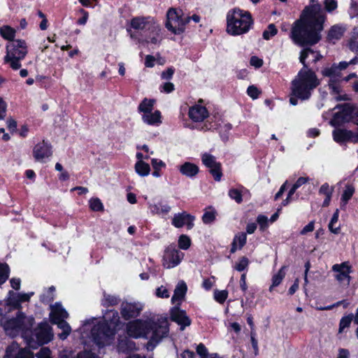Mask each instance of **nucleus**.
<instances>
[{
	"label": "nucleus",
	"mask_w": 358,
	"mask_h": 358,
	"mask_svg": "<svg viewBox=\"0 0 358 358\" xmlns=\"http://www.w3.org/2000/svg\"><path fill=\"white\" fill-rule=\"evenodd\" d=\"M27 45L24 41L16 40L11 44L6 46V55L4 57L6 63L10 64L14 70H17L21 67L20 61L27 55Z\"/></svg>",
	"instance_id": "8"
},
{
	"label": "nucleus",
	"mask_w": 358,
	"mask_h": 358,
	"mask_svg": "<svg viewBox=\"0 0 358 358\" xmlns=\"http://www.w3.org/2000/svg\"><path fill=\"white\" fill-rule=\"evenodd\" d=\"M61 358H99L89 351H84L78 353L76 357H70L69 355H62Z\"/></svg>",
	"instance_id": "46"
},
{
	"label": "nucleus",
	"mask_w": 358,
	"mask_h": 358,
	"mask_svg": "<svg viewBox=\"0 0 358 358\" xmlns=\"http://www.w3.org/2000/svg\"><path fill=\"white\" fill-rule=\"evenodd\" d=\"M229 34L236 36L246 33L250 29L252 20L250 14L238 8L228 13L227 16Z\"/></svg>",
	"instance_id": "5"
},
{
	"label": "nucleus",
	"mask_w": 358,
	"mask_h": 358,
	"mask_svg": "<svg viewBox=\"0 0 358 358\" xmlns=\"http://www.w3.org/2000/svg\"><path fill=\"white\" fill-rule=\"evenodd\" d=\"M33 155L36 161L43 162L45 159L52 155L51 146L43 141L36 145L33 150Z\"/></svg>",
	"instance_id": "15"
},
{
	"label": "nucleus",
	"mask_w": 358,
	"mask_h": 358,
	"mask_svg": "<svg viewBox=\"0 0 358 358\" xmlns=\"http://www.w3.org/2000/svg\"><path fill=\"white\" fill-rule=\"evenodd\" d=\"M257 222L259 224V229L264 231L268 227V218L265 215H259L257 218Z\"/></svg>",
	"instance_id": "50"
},
{
	"label": "nucleus",
	"mask_w": 358,
	"mask_h": 358,
	"mask_svg": "<svg viewBox=\"0 0 358 358\" xmlns=\"http://www.w3.org/2000/svg\"><path fill=\"white\" fill-rule=\"evenodd\" d=\"M324 20L325 15L319 3L306 6L292 28V39L300 46L317 43L321 38L320 32Z\"/></svg>",
	"instance_id": "1"
},
{
	"label": "nucleus",
	"mask_w": 358,
	"mask_h": 358,
	"mask_svg": "<svg viewBox=\"0 0 358 358\" xmlns=\"http://www.w3.org/2000/svg\"><path fill=\"white\" fill-rule=\"evenodd\" d=\"M228 296V292L227 290H218L214 291V299L216 301L220 303H223Z\"/></svg>",
	"instance_id": "40"
},
{
	"label": "nucleus",
	"mask_w": 358,
	"mask_h": 358,
	"mask_svg": "<svg viewBox=\"0 0 358 358\" xmlns=\"http://www.w3.org/2000/svg\"><path fill=\"white\" fill-rule=\"evenodd\" d=\"M354 192L355 188L352 185L345 186V189L341 196V208L342 209L345 208L348 201L351 199Z\"/></svg>",
	"instance_id": "29"
},
{
	"label": "nucleus",
	"mask_w": 358,
	"mask_h": 358,
	"mask_svg": "<svg viewBox=\"0 0 358 358\" xmlns=\"http://www.w3.org/2000/svg\"><path fill=\"white\" fill-rule=\"evenodd\" d=\"M0 35L6 40L14 41L15 36V30L8 25H4L0 28Z\"/></svg>",
	"instance_id": "32"
},
{
	"label": "nucleus",
	"mask_w": 358,
	"mask_h": 358,
	"mask_svg": "<svg viewBox=\"0 0 358 358\" xmlns=\"http://www.w3.org/2000/svg\"><path fill=\"white\" fill-rule=\"evenodd\" d=\"M155 22L156 21L150 17H136L131 19L130 24L136 30L148 31Z\"/></svg>",
	"instance_id": "17"
},
{
	"label": "nucleus",
	"mask_w": 358,
	"mask_h": 358,
	"mask_svg": "<svg viewBox=\"0 0 358 358\" xmlns=\"http://www.w3.org/2000/svg\"><path fill=\"white\" fill-rule=\"evenodd\" d=\"M285 268H286V266H283L279 270L278 273L273 275V279H272L273 282H272L271 287H270V290H271L273 287H276V286H278V285L280 284V282H282V279L285 276Z\"/></svg>",
	"instance_id": "36"
},
{
	"label": "nucleus",
	"mask_w": 358,
	"mask_h": 358,
	"mask_svg": "<svg viewBox=\"0 0 358 358\" xmlns=\"http://www.w3.org/2000/svg\"><path fill=\"white\" fill-rule=\"evenodd\" d=\"M249 264V260L247 257H243L236 264L234 268L238 271H243L245 270Z\"/></svg>",
	"instance_id": "45"
},
{
	"label": "nucleus",
	"mask_w": 358,
	"mask_h": 358,
	"mask_svg": "<svg viewBox=\"0 0 358 358\" xmlns=\"http://www.w3.org/2000/svg\"><path fill=\"white\" fill-rule=\"evenodd\" d=\"M136 171L142 176H148L150 173V168L148 164L143 160L138 161L135 165Z\"/></svg>",
	"instance_id": "34"
},
{
	"label": "nucleus",
	"mask_w": 358,
	"mask_h": 358,
	"mask_svg": "<svg viewBox=\"0 0 358 358\" xmlns=\"http://www.w3.org/2000/svg\"><path fill=\"white\" fill-rule=\"evenodd\" d=\"M339 80H335L331 78L329 82V87L331 90V94L336 95L335 96V99L336 101L348 100V98L347 95L340 94V93L341 92V87L339 84Z\"/></svg>",
	"instance_id": "24"
},
{
	"label": "nucleus",
	"mask_w": 358,
	"mask_h": 358,
	"mask_svg": "<svg viewBox=\"0 0 358 358\" xmlns=\"http://www.w3.org/2000/svg\"><path fill=\"white\" fill-rule=\"evenodd\" d=\"M315 224L314 222L312 221L309 222L306 226H305L302 230L301 231L300 234L301 235H306L308 232H311L314 230Z\"/></svg>",
	"instance_id": "58"
},
{
	"label": "nucleus",
	"mask_w": 358,
	"mask_h": 358,
	"mask_svg": "<svg viewBox=\"0 0 358 358\" xmlns=\"http://www.w3.org/2000/svg\"><path fill=\"white\" fill-rule=\"evenodd\" d=\"M278 32L275 24H270L268 29L263 32V38L265 40H269L271 36H275Z\"/></svg>",
	"instance_id": "43"
},
{
	"label": "nucleus",
	"mask_w": 358,
	"mask_h": 358,
	"mask_svg": "<svg viewBox=\"0 0 358 358\" xmlns=\"http://www.w3.org/2000/svg\"><path fill=\"white\" fill-rule=\"evenodd\" d=\"M50 350L48 348H42L36 354L38 358H50Z\"/></svg>",
	"instance_id": "55"
},
{
	"label": "nucleus",
	"mask_w": 358,
	"mask_h": 358,
	"mask_svg": "<svg viewBox=\"0 0 358 358\" xmlns=\"http://www.w3.org/2000/svg\"><path fill=\"white\" fill-rule=\"evenodd\" d=\"M324 8L327 12H332L337 8V1L336 0H324Z\"/></svg>",
	"instance_id": "49"
},
{
	"label": "nucleus",
	"mask_w": 358,
	"mask_h": 358,
	"mask_svg": "<svg viewBox=\"0 0 358 358\" xmlns=\"http://www.w3.org/2000/svg\"><path fill=\"white\" fill-rule=\"evenodd\" d=\"M134 348V343L127 338L120 341L117 345V349L120 352H125L127 350H131Z\"/></svg>",
	"instance_id": "38"
},
{
	"label": "nucleus",
	"mask_w": 358,
	"mask_h": 358,
	"mask_svg": "<svg viewBox=\"0 0 358 358\" xmlns=\"http://www.w3.org/2000/svg\"><path fill=\"white\" fill-rule=\"evenodd\" d=\"M196 352L198 355H199L201 358L203 357H207V356H209L210 355L208 354L207 352V349L205 347V345L202 343H200L199 345H198V346L196 347Z\"/></svg>",
	"instance_id": "56"
},
{
	"label": "nucleus",
	"mask_w": 358,
	"mask_h": 358,
	"mask_svg": "<svg viewBox=\"0 0 358 358\" xmlns=\"http://www.w3.org/2000/svg\"><path fill=\"white\" fill-rule=\"evenodd\" d=\"M250 64L257 68H259L263 64V61L261 59H259L257 57H252L250 59Z\"/></svg>",
	"instance_id": "62"
},
{
	"label": "nucleus",
	"mask_w": 358,
	"mask_h": 358,
	"mask_svg": "<svg viewBox=\"0 0 358 358\" xmlns=\"http://www.w3.org/2000/svg\"><path fill=\"white\" fill-rule=\"evenodd\" d=\"M171 317L173 321L180 325L181 330L190 325V320L187 317L185 312L178 308L171 310Z\"/></svg>",
	"instance_id": "19"
},
{
	"label": "nucleus",
	"mask_w": 358,
	"mask_h": 358,
	"mask_svg": "<svg viewBox=\"0 0 358 358\" xmlns=\"http://www.w3.org/2000/svg\"><path fill=\"white\" fill-rule=\"evenodd\" d=\"M161 114L158 110L155 111L154 113L149 112L143 115V120L148 124H154L157 123L161 122L160 120Z\"/></svg>",
	"instance_id": "27"
},
{
	"label": "nucleus",
	"mask_w": 358,
	"mask_h": 358,
	"mask_svg": "<svg viewBox=\"0 0 358 358\" xmlns=\"http://www.w3.org/2000/svg\"><path fill=\"white\" fill-rule=\"evenodd\" d=\"M190 17L185 16L180 8H170L166 12L165 27L175 35H181L185 31Z\"/></svg>",
	"instance_id": "7"
},
{
	"label": "nucleus",
	"mask_w": 358,
	"mask_h": 358,
	"mask_svg": "<svg viewBox=\"0 0 358 358\" xmlns=\"http://www.w3.org/2000/svg\"><path fill=\"white\" fill-rule=\"evenodd\" d=\"M194 216L187 213L186 212H182L181 213L174 215L172 220V224L174 227L177 228H180L183 227L185 224H186L187 229H190L194 226Z\"/></svg>",
	"instance_id": "16"
},
{
	"label": "nucleus",
	"mask_w": 358,
	"mask_h": 358,
	"mask_svg": "<svg viewBox=\"0 0 358 358\" xmlns=\"http://www.w3.org/2000/svg\"><path fill=\"white\" fill-rule=\"evenodd\" d=\"M229 196L231 199H234L238 203L242 202V194L241 192L237 189H231L229 191Z\"/></svg>",
	"instance_id": "47"
},
{
	"label": "nucleus",
	"mask_w": 358,
	"mask_h": 358,
	"mask_svg": "<svg viewBox=\"0 0 358 358\" xmlns=\"http://www.w3.org/2000/svg\"><path fill=\"white\" fill-rule=\"evenodd\" d=\"M215 215L216 211L213 208H209L208 210H206L204 213L202 220L205 224H210L215 220Z\"/></svg>",
	"instance_id": "37"
},
{
	"label": "nucleus",
	"mask_w": 358,
	"mask_h": 358,
	"mask_svg": "<svg viewBox=\"0 0 358 358\" xmlns=\"http://www.w3.org/2000/svg\"><path fill=\"white\" fill-rule=\"evenodd\" d=\"M155 101L152 99H144L138 106V110L145 114L152 112Z\"/></svg>",
	"instance_id": "35"
},
{
	"label": "nucleus",
	"mask_w": 358,
	"mask_h": 358,
	"mask_svg": "<svg viewBox=\"0 0 358 358\" xmlns=\"http://www.w3.org/2000/svg\"><path fill=\"white\" fill-rule=\"evenodd\" d=\"M187 289V285L185 282L180 281L178 282L174 290V294L171 299L172 303H175L178 301L182 300L186 294Z\"/></svg>",
	"instance_id": "26"
},
{
	"label": "nucleus",
	"mask_w": 358,
	"mask_h": 358,
	"mask_svg": "<svg viewBox=\"0 0 358 358\" xmlns=\"http://www.w3.org/2000/svg\"><path fill=\"white\" fill-rule=\"evenodd\" d=\"M355 107L350 104H345L341 112L334 115L331 120L330 124L333 127L340 126L345 122H349L353 117Z\"/></svg>",
	"instance_id": "9"
},
{
	"label": "nucleus",
	"mask_w": 358,
	"mask_h": 358,
	"mask_svg": "<svg viewBox=\"0 0 358 358\" xmlns=\"http://www.w3.org/2000/svg\"><path fill=\"white\" fill-rule=\"evenodd\" d=\"M114 320L110 323L107 322L99 323L92 330V335L94 342L99 346H103L110 343L115 336V327L119 321L118 313L116 311H110Z\"/></svg>",
	"instance_id": "6"
},
{
	"label": "nucleus",
	"mask_w": 358,
	"mask_h": 358,
	"mask_svg": "<svg viewBox=\"0 0 358 358\" xmlns=\"http://www.w3.org/2000/svg\"><path fill=\"white\" fill-rule=\"evenodd\" d=\"M6 112V103L3 100V99L0 97V120H2L5 117Z\"/></svg>",
	"instance_id": "59"
},
{
	"label": "nucleus",
	"mask_w": 358,
	"mask_h": 358,
	"mask_svg": "<svg viewBox=\"0 0 358 358\" xmlns=\"http://www.w3.org/2000/svg\"><path fill=\"white\" fill-rule=\"evenodd\" d=\"M183 257V254L173 248L166 250L164 258L163 266L166 268H171L180 264Z\"/></svg>",
	"instance_id": "10"
},
{
	"label": "nucleus",
	"mask_w": 358,
	"mask_h": 358,
	"mask_svg": "<svg viewBox=\"0 0 358 358\" xmlns=\"http://www.w3.org/2000/svg\"><path fill=\"white\" fill-rule=\"evenodd\" d=\"M191 244L190 238L186 235H181L178 240V247L182 250H187Z\"/></svg>",
	"instance_id": "42"
},
{
	"label": "nucleus",
	"mask_w": 358,
	"mask_h": 358,
	"mask_svg": "<svg viewBox=\"0 0 358 358\" xmlns=\"http://www.w3.org/2000/svg\"><path fill=\"white\" fill-rule=\"evenodd\" d=\"M334 188L329 187L327 183L322 185L320 189V192L324 194L325 196L332 195Z\"/></svg>",
	"instance_id": "54"
},
{
	"label": "nucleus",
	"mask_w": 358,
	"mask_h": 358,
	"mask_svg": "<svg viewBox=\"0 0 358 358\" xmlns=\"http://www.w3.org/2000/svg\"><path fill=\"white\" fill-rule=\"evenodd\" d=\"M142 310L143 306L140 303L123 302L121 304V315L126 320L138 317Z\"/></svg>",
	"instance_id": "12"
},
{
	"label": "nucleus",
	"mask_w": 358,
	"mask_h": 358,
	"mask_svg": "<svg viewBox=\"0 0 358 358\" xmlns=\"http://www.w3.org/2000/svg\"><path fill=\"white\" fill-rule=\"evenodd\" d=\"M34 322V317H27L24 313H19L16 317L2 320L1 324L6 334L13 337L20 334L29 348H36L38 345L50 341L53 334L48 323H41L32 331Z\"/></svg>",
	"instance_id": "2"
},
{
	"label": "nucleus",
	"mask_w": 358,
	"mask_h": 358,
	"mask_svg": "<svg viewBox=\"0 0 358 358\" xmlns=\"http://www.w3.org/2000/svg\"><path fill=\"white\" fill-rule=\"evenodd\" d=\"M180 172L185 176L192 178L199 173V167L191 162H185L179 168Z\"/></svg>",
	"instance_id": "25"
},
{
	"label": "nucleus",
	"mask_w": 358,
	"mask_h": 358,
	"mask_svg": "<svg viewBox=\"0 0 358 358\" xmlns=\"http://www.w3.org/2000/svg\"><path fill=\"white\" fill-rule=\"evenodd\" d=\"M54 324H57L58 327L62 330V332L59 334V337L62 340L66 339L71 332V328L69 324L64 320H55Z\"/></svg>",
	"instance_id": "30"
},
{
	"label": "nucleus",
	"mask_w": 358,
	"mask_h": 358,
	"mask_svg": "<svg viewBox=\"0 0 358 358\" xmlns=\"http://www.w3.org/2000/svg\"><path fill=\"white\" fill-rule=\"evenodd\" d=\"M145 41L154 45H159L162 41V27L157 22L148 31Z\"/></svg>",
	"instance_id": "18"
},
{
	"label": "nucleus",
	"mask_w": 358,
	"mask_h": 358,
	"mask_svg": "<svg viewBox=\"0 0 358 358\" xmlns=\"http://www.w3.org/2000/svg\"><path fill=\"white\" fill-rule=\"evenodd\" d=\"M308 181V178L300 177L298 178L296 182L293 185L291 188V193H294L296 190L301 187L302 185L306 183Z\"/></svg>",
	"instance_id": "52"
},
{
	"label": "nucleus",
	"mask_w": 358,
	"mask_h": 358,
	"mask_svg": "<svg viewBox=\"0 0 358 358\" xmlns=\"http://www.w3.org/2000/svg\"><path fill=\"white\" fill-rule=\"evenodd\" d=\"M127 333L134 338L145 337L150 338V343L155 345L168 334V321L161 317L157 320H135L128 323Z\"/></svg>",
	"instance_id": "4"
},
{
	"label": "nucleus",
	"mask_w": 358,
	"mask_h": 358,
	"mask_svg": "<svg viewBox=\"0 0 358 358\" xmlns=\"http://www.w3.org/2000/svg\"><path fill=\"white\" fill-rule=\"evenodd\" d=\"M332 271L335 272L336 274L335 275V278L340 282H346V285L350 284V276L349 273H350V266L348 264V262H343L340 264H334L332 266Z\"/></svg>",
	"instance_id": "14"
},
{
	"label": "nucleus",
	"mask_w": 358,
	"mask_h": 358,
	"mask_svg": "<svg viewBox=\"0 0 358 358\" xmlns=\"http://www.w3.org/2000/svg\"><path fill=\"white\" fill-rule=\"evenodd\" d=\"M163 91L166 93H170L174 90V85L172 83H165L162 86Z\"/></svg>",
	"instance_id": "63"
},
{
	"label": "nucleus",
	"mask_w": 358,
	"mask_h": 358,
	"mask_svg": "<svg viewBox=\"0 0 358 358\" xmlns=\"http://www.w3.org/2000/svg\"><path fill=\"white\" fill-rule=\"evenodd\" d=\"M310 55L313 56L314 63L320 59V55L310 48H306L301 51L299 60L303 66L291 83L292 94L301 100L308 99L313 91L320 85V80L316 73L308 68L305 61Z\"/></svg>",
	"instance_id": "3"
},
{
	"label": "nucleus",
	"mask_w": 358,
	"mask_h": 358,
	"mask_svg": "<svg viewBox=\"0 0 358 358\" xmlns=\"http://www.w3.org/2000/svg\"><path fill=\"white\" fill-rule=\"evenodd\" d=\"M349 48L353 52H358V31L353 32V34L349 41Z\"/></svg>",
	"instance_id": "41"
},
{
	"label": "nucleus",
	"mask_w": 358,
	"mask_h": 358,
	"mask_svg": "<svg viewBox=\"0 0 358 358\" xmlns=\"http://www.w3.org/2000/svg\"><path fill=\"white\" fill-rule=\"evenodd\" d=\"M234 242L235 244H238L240 249L242 248L246 243V234L241 233V234L236 236L234 239Z\"/></svg>",
	"instance_id": "51"
},
{
	"label": "nucleus",
	"mask_w": 358,
	"mask_h": 358,
	"mask_svg": "<svg viewBox=\"0 0 358 358\" xmlns=\"http://www.w3.org/2000/svg\"><path fill=\"white\" fill-rule=\"evenodd\" d=\"M248 94L252 99H256L259 95V91L257 87L254 86H250L248 88Z\"/></svg>",
	"instance_id": "60"
},
{
	"label": "nucleus",
	"mask_w": 358,
	"mask_h": 358,
	"mask_svg": "<svg viewBox=\"0 0 358 358\" xmlns=\"http://www.w3.org/2000/svg\"><path fill=\"white\" fill-rule=\"evenodd\" d=\"M203 164L210 169V173L217 181L220 180L222 177L221 165L217 162L214 156L205 153L202 155Z\"/></svg>",
	"instance_id": "11"
},
{
	"label": "nucleus",
	"mask_w": 358,
	"mask_h": 358,
	"mask_svg": "<svg viewBox=\"0 0 358 358\" xmlns=\"http://www.w3.org/2000/svg\"><path fill=\"white\" fill-rule=\"evenodd\" d=\"M68 317V313L60 304L56 303L54 306L52 307L50 317L52 323H55V320H64V319L67 318Z\"/></svg>",
	"instance_id": "23"
},
{
	"label": "nucleus",
	"mask_w": 358,
	"mask_h": 358,
	"mask_svg": "<svg viewBox=\"0 0 358 358\" xmlns=\"http://www.w3.org/2000/svg\"><path fill=\"white\" fill-rule=\"evenodd\" d=\"M90 208L93 211H103V206L98 198H92L90 200Z\"/></svg>",
	"instance_id": "39"
},
{
	"label": "nucleus",
	"mask_w": 358,
	"mask_h": 358,
	"mask_svg": "<svg viewBox=\"0 0 358 358\" xmlns=\"http://www.w3.org/2000/svg\"><path fill=\"white\" fill-rule=\"evenodd\" d=\"M334 139L337 143L352 141L355 143V134L347 129H338L333 131Z\"/></svg>",
	"instance_id": "21"
},
{
	"label": "nucleus",
	"mask_w": 358,
	"mask_h": 358,
	"mask_svg": "<svg viewBox=\"0 0 358 358\" xmlns=\"http://www.w3.org/2000/svg\"><path fill=\"white\" fill-rule=\"evenodd\" d=\"M350 357V352L346 349H339L338 350V355L337 358H349Z\"/></svg>",
	"instance_id": "64"
},
{
	"label": "nucleus",
	"mask_w": 358,
	"mask_h": 358,
	"mask_svg": "<svg viewBox=\"0 0 358 358\" xmlns=\"http://www.w3.org/2000/svg\"><path fill=\"white\" fill-rule=\"evenodd\" d=\"M174 73V69L173 68H169L166 71H163L161 74V77L164 80L171 79Z\"/></svg>",
	"instance_id": "57"
},
{
	"label": "nucleus",
	"mask_w": 358,
	"mask_h": 358,
	"mask_svg": "<svg viewBox=\"0 0 358 358\" xmlns=\"http://www.w3.org/2000/svg\"><path fill=\"white\" fill-rule=\"evenodd\" d=\"M155 57L148 55L145 57V66L148 68H152L155 65Z\"/></svg>",
	"instance_id": "61"
},
{
	"label": "nucleus",
	"mask_w": 358,
	"mask_h": 358,
	"mask_svg": "<svg viewBox=\"0 0 358 358\" xmlns=\"http://www.w3.org/2000/svg\"><path fill=\"white\" fill-rule=\"evenodd\" d=\"M345 32V29L340 26H333L329 31L328 38L330 41L340 39Z\"/></svg>",
	"instance_id": "31"
},
{
	"label": "nucleus",
	"mask_w": 358,
	"mask_h": 358,
	"mask_svg": "<svg viewBox=\"0 0 358 358\" xmlns=\"http://www.w3.org/2000/svg\"><path fill=\"white\" fill-rule=\"evenodd\" d=\"M338 213L339 210L338 209H336L329 224V229L330 230L331 232H332L334 234H339L341 231L340 225L336 224L338 220Z\"/></svg>",
	"instance_id": "33"
},
{
	"label": "nucleus",
	"mask_w": 358,
	"mask_h": 358,
	"mask_svg": "<svg viewBox=\"0 0 358 358\" xmlns=\"http://www.w3.org/2000/svg\"><path fill=\"white\" fill-rule=\"evenodd\" d=\"M156 295L159 298H169V291L164 286H161L157 289Z\"/></svg>",
	"instance_id": "53"
},
{
	"label": "nucleus",
	"mask_w": 358,
	"mask_h": 358,
	"mask_svg": "<svg viewBox=\"0 0 358 358\" xmlns=\"http://www.w3.org/2000/svg\"><path fill=\"white\" fill-rule=\"evenodd\" d=\"M322 73L324 76L329 77L330 79L340 80L341 73L336 64H334L330 68H326L322 70Z\"/></svg>",
	"instance_id": "28"
},
{
	"label": "nucleus",
	"mask_w": 358,
	"mask_h": 358,
	"mask_svg": "<svg viewBox=\"0 0 358 358\" xmlns=\"http://www.w3.org/2000/svg\"><path fill=\"white\" fill-rule=\"evenodd\" d=\"M4 358H34L33 353L27 349L20 348L13 342L6 348Z\"/></svg>",
	"instance_id": "13"
},
{
	"label": "nucleus",
	"mask_w": 358,
	"mask_h": 358,
	"mask_svg": "<svg viewBox=\"0 0 358 358\" xmlns=\"http://www.w3.org/2000/svg\"><path fill=\"white\" fill-rule=\"evenodd\" d=\"M208 115V113L204 106L196 105L189 110V116L194 122H201Z\"/></svg>",
	"instance_id": "20"
},
{
	"label": "nucleus",
	"mask_w": 358,
	"mask_h": 358,
	"mask_svg": "<svg viewBox=\"0 0 358 358\" xmlns=\"http://www.w3.org/2000/svg\"><path fill=\"white\" fill-rule=\"evenodd\" d=\"M33 294V292L29 294H15L13 291H10L8 301L15 308H19L20 303L29 301L31 296Z\"/></svg>",
	"instance_id": "22"
},
{
	"label": "nucleus",
	"mask_w": 358,
	"mask_h": 358,
	"mask_svg": "<svg viewBox=\"0 0 358 358\" xmlns=\"http://www.w3.org/2000/svg\"><path fill=\"white\" fill-rule=\"evenodd\" d=\"M353 319L355 320V316L352 314L343 317L340 322L339 332H341L345 328L348 327Z\"/></svg>",
	"instance_id": "44"
},
{
	"label": "nucleus",
	"mask_w": 358,
	"mask_h": 358,
	"mask_svg": "<svg viewBox=\"0 0 358 358\" xmlns=\"http://www.w3.org/2000/svg\"><path fill=\"white\" fill-rule=\"evenodd\" d=\"M8 277V266L6 264H0V285L3 283Z\"/></svg>",
	"instance_id": "48"
}]
</instances>
